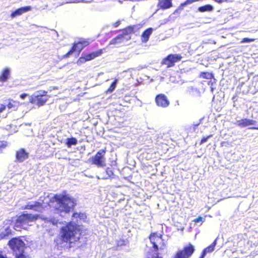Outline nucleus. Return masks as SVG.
I'll use <instances>...</instances> for the list:
<instances>
[{
	"label": "nucleus",
	"mask_w": 258,
	"mask_h": 258,
	"mask_svg": "<svg viewBox=\"0 0 258 258\" xmlns=\"http://www.w3.org/2000/svg\"><path fill=\"white\" fill-rule=\"evenodd\" d=\"M256 121L247 118H243L237 121L236 124L240 127H244L249 125H254L256 124Z\"/></svg>",
	"instance_id": "a211bd4d"
},
{
	"label": "nucleus",
	"mask_w": 258,
	"mask_h": 258,
	"mask_svg": "<svg viewBox=\"0 0 258 258\" xmlns=\"http://www.w3.org/2000/svg\"><path fill=\"white\" fill-rule=\"evenodd\" d=\"M72 217L74 222H68L61 227L58 235L60 244L69 249L81 243L80 240L84 230L77 223L81 221H85L87 218L86 214L81 212H74Z\"/></svg>",
	"instance_id": "f257e3e1"
},
{
	"label": "nucleus",
	"mask_w": 258,
	"mask_h": 258,
	"mask_svg": "<svg viewBox=\"0 0 258 258\" xmlns=\"http://www.w3.org/2000/svg\"><path fill=\"white\" fill-rule=\"evenodd\" d=\"M89 41L87 39H81L77 42H75L70 50L63 55V58L69 57L75 51H78L79 54L81 52L83 49L89 44Z\"/></svg>",
	"instance_id": "9d476101"
},
{
	"label": "nucleus",
	"mask_w": 258,
	"mask_h": 258,
	"mask_svg": "<svg viewBox=\"0 0 258 258\" xmlns=\"http://www.w3.org/2000/svg\"><path fill=\"white\" fill-rule=\"evenodd\" d=\"M117 80L115 79L107 89V93H111L115 89Z\"/></svg>",
	"instance_id": "bb28decb"
},
{
	"label": "nucleus",
	"mask_w": 258,
	"mask_h": 258,
	"mask_svg": "<svg viewBox=\"0 0 258 258\" xmlns=\"http://www.w3.org/2000/svg\"><path fill=\"white\" fill-rule=\"evenodd\" d=\"M182 58V56L180 54H170L163 59L161 64L166 66L167 68L173 67L175 63L180 61Z\"/></svg>",
	"instance_id": "9b49d317"
},
{
	"label": "nucleus",
	"mask_w": 258,
	"mask_h": 258,
	"mask_svg": "<svg viewBox=\"0 0 258 258\" xmlns=\"http://www.w3.org/2000/svg\"><path fill=\"white\" fill-rule=\"evenodd\" d=\"M203 218L201 216L198 217V218L195 219L193 221L195 222H199L200 221H202Z\"/></svg>",
	"instance_id": "4c0bfd02"
},
{
	"label": "nucleus",
	"mask_w": 258,
	"mask_h": 258,
	"mask_svg": "<svg viewBox=\"0 0 258 258\" xmlns=\"http://www.w3.org/2000/svg\"><path fill=\"white\" fill-rule=\"evenodd\" d=\"M46 199V197H40L38 201L29 202L22 207V209L39 212L45 208L44 201Z\"/></svg>",
	"instance_id": "6e6552de"
},
{
	"label": "nucleus",
	"mask_w": 258,
	"mask_h": 258,
	"mask_svg": "<svg viewBox=\"0 0 258 258\" xmlns=\"http://www.w3.org/2000/svg\"><path fill=\"white\" fill-rule=\"evenodd\" d=\"M195 251L194 246L189 243L184 245L181 249L178 250L173 258H189Z\"/></svg>",
	"instance_id": "1a4fd4ad"
},
{
	"label": "nucleus",
	"mask_w": 258,
	"mask_h": 258,
	"mask_svg": "<svg viewBox=\"0 0 258 258\" xmlns=\"http://www.w3.org/2000/svg\"><path fill=\"white\" fill-rule=\"evenodd\" d=\"M255 40L254 38H244L241 40V43L251 42Z\"/></svg>",
	"instance_id": "7c9ffc66"
},
{
	"label": "nucleus",
	"mask_w": 258,
	"mask_h": 258,
	"mask_svg": "<svg viewBox=\"0 0 258 258\" xmlns=\"http://www.w3.org/2000/svg\"><path fill=\"white\" fill-rule=\"evenodd\" d=\"M216 244V239H215L211 244H210L209 246H207L204 249L207 253H211L214 250Z\"/></svg>",
	"instance_id": "393cba45"
},
{
	"label": "nucleus",
	"mask_w": 258,
	"mask_h": 258,
	"mask_svg": "<svg viewBox=\"0 0 258 258\" xmlns=\"http://www.w3.org/2000/svg\"><path fill=\"white\" fill-rule=\"evenodd\" d=\"M136 27V25L128 26L123 29L121 34H118L110 41L109 44L115 45L122 42L125 39L126 36L135 33Z\"/></svg>",
	"instance_id": "423d86ee"
},
{
	"label": "nucleus",
	"mask_w": 258,
	"mask_h": 258,
	"mask_svg": "<svg viewBox=\"0 0 258 258\" xmlns=\"http://www.w3.org/2000/svg\"><path fill=\"white\" fill-rule=\"evenodd\" d=\"M212 136H213L212 135H209V136H208L207 137H203L201 139V141L200 142L199 144L200 145H202L203 144H204V143L207 142L208 139H209L210 138H211Z\"/></svg>",
	"instance_id": "c756f323"
},
{
	"label": "nucleus",
	"mask_w": 258,
	"mask_h": 258,
	"mask_svg": "<svg viewBox=\"0 0 258 258\" xmlns=\"http://www.w3.org/2000/svg\"><path fill=\"white\" fill-rule=\"evenodd\" d=\"M207 253H208L204 249H203L199 258H204Z\"/></svg>",
	"instance_id": "c9c22d12"
},
{
	"label": "nucleus",
	"mask_w": 258,
	"mask_h": 258,
	"mask_svg": "<svg viewBox=\"0 0 258 258\" xmlns=\"http://www.w3.org/2000/svg\"><path fill=\"white\" fill-rule=\"evenodd\" d=\"M77 2H86V0H76Z\"/></svg>",
	"instance_id": "79ce46f5"
},
{
	"label": "nucleus",
	"mask_w": 258,
	"mask_h": 258,
	"mask_svg": "<svg viewBox=\"0 0 258 258\" xmlns=\"http://www.w3.org/2000/svg\"><path fill=\"white\" fill-rule=\"evenodd\" d=\"M173 0H158V10H165L173 7Z\"/></svg>",
	"instance_id": "dca6fc26"
},
{
	"label": "nucleus",
	"mask_w": 258,
	"mask_h": 258,
	"mask_svg": "<svg viewBox=\"0 0 258 258\" xmlns=\"http://www.w3.org/2000/svg\"><path fill=\"white\" fill-rule=\"evenodd\" d=\"M48 99L47 92L40 90L31 95L29 98V102L33 105L40 107L44 105Z\"/></svg>",
	"instance_id": "39448f33"
},
{
	"label": "nucleus",
	"mask_w": 258,
	"mask_h": 258,
	"mask_svg": "<svg viewBox=\"0 0 258 258\" xmlns=\"http://www.w3.org/2000/svg\"><path fill=\"white\" fill-rule=\"evenodd\" d=\"M105 149H101L98 151L95 155L91 158V163L97 166L104 167L105 166Z\"/></svg>",
	"instance_id": "ddd939ff"
},
{
	"label": "nucleus",
	"mask_w": 258,
	"mask_h": 258,
	"mask_svg": "<svg viewBox=\"0 0 258 258\" xmlns=\"http://www.w3.org/2000/svg\"><path fill=\"white\" fill-rule=\"evenodd\" d=\"M11 235H12V231L9 227H7L5 229V232H3L0 234V236L2 238H5Z\"/></svg>",
	"instance_id": "a878e982"
},
{
	"label": "nucleus",
	"mask_w": 258,
	"mask_h": 258,
	"mask_svg": "<svg viewBox=\"0 0 258 258\" xmlns=\"http://www.w3.org/2000/svg\"><path fill=\"white\" fill-rule=\"evenodd\" d=\"M39 219H43L38 214H33L30 213H22L20 215L17 216L14 226L17 230H27L29 226L32 225L31 223L35 222Z\"/></svg>",
	"instance_id": "20e7f679"
},
{
	"label": "nucleus",
	"mask_w": 258,
	"mask_h": 258,
	"mask_svg": "<svg viewBox=\"0 0 258 258\" xmlns=\"http://www.w3.org/2000/svg\"><path fill=\"white\" fill-rule=\"evenodd\" d=\"M207 253H208L204 249H203L199 258H204Z\"/></svg>",
	"instance_id": "72a5a7b5"
},
{
	"label": "nucleus",
	"mask_w": 258,
	"mask_h": 258,
	"mask_svg": "<svg viewBox=\"0 0 258 258\" xmlns=\"http://www.w3.org/2000/svg\"><path fill=\"white\" fill-rule=\"evenodd\" d=\"M213 79H214V81L213 82H212V81H210L208 82V84L209 85L212 86L213 85V84H215L216 83L215 79L214 78Z\"/></svg>",
	"instance_id": "58836bf2"
},
{
	"label": "nucleus",
	"mask_w": 258,
	"mask_h": 258,
	"mask_svg": "<svg viewBox=\"0 0 258 258\" xmlns=\"http://www.w3.org/2000/svg\"><path fill=\"white\" fill-rule=\"evenodd\" d=\"M56 203L57 207L55 209L60 212L69 213L76 205V201L63 190L62 194L54 195L49 201L50 203Z\"/></svg>",
	"instance_id": "f03ea898"
},
{
	"label": "nucleus",
	"mask_w": 258,
	"mask_h": 258,
	"mask_svg": "<svg viewBox=\"0 0 258 258\" xmlns=\"http://www.w3.org/2000/svg\"><path fill=\"white\" fill-rule=\"evenodd\" d=\"M149 239L153 244V247L156 252L159 250L163 249L165 247V243L160 234H157L156 233H151L149 236ZM155 254L153 255H155Z\"/></svg>",
	"instance_id": "0eeeda50"
},
{
	"label": "nucleus",
	"mask_w": 258,
	"mask_h": 258,
	"mask_svg": "<svg viewBox=\"0 0 258 258\" xmlns=\"http://www.w3.org/2000/svg\"><path fill=\"white\" fill-rule=\"evenodd\" d=\"M31 10V7L30 6H26L24 7L20 8L15 11L11 13L10 14V17L12 18H15L17 16H20L22 15L23 13L28 12Z\"/></svg>",
	"instance_id": "f3484780"
},
{
	"label": "nucleus",
	"mask_w": 258,
	"mask_h": 258,
	"mask_svg": "<svg viewBox=\"0 0 258 258\" xmlns=\"http://www.w3.org/2000/svg\"><path fill=\"white\" fill-rule=\"evenodd\" d=\"M207 253H208L204 249H203L199 258H204Z\"/></svg>",
	"instance_id": "f704fd0d"
},
{
	"label": "nucleus",
	"mask_w": 258,
	"mask_h": 258,
	"mask_svg": "<svg viewBox=\"0 0 258 258\" xmlns=\"http://www.w3.org/2000/svg\"><path fill=\"white\" fill-rule=\"evenodd\" d=\"M10 78V71L8 68L4 69L0 75V82H5Z\"/></svg>",
	"instance_id": "6ab92c4d"
},
{
	"label": "nucleus",
	"mask_w": 258,
	"mask_h": 258,
	"mask_svg": "<svg viewBox=\"0 0 258 258\" xmlns=\"http://www.w3.org/2000/svg\"><path fill=\"white\" fill-rule=\"evenodd\" d=\"M156 105L160 107L166 108L170 104V101L167 97L164 94H159L155 98Z\"/></svg>",
	"instance_id": "4468645a"
},
{
	"label": "nucleus",
	"mask_w": 258,
	"mask_h": 258,
	"mask_svg": "<svg viewBox=\"0 0 258 258\" xmlns=\"http://www.w3.org/2000/svg\"><path fill=\"white\" fill-rule=\"evenodd\" d=\"M103 52V50L101 49L95 51L86 53L83 56L80 57L77 60V64L81 65L86 61H90L94 58L100 56Z\"/></svg>",
	"instance_id": "f8f14e48"
},
{
	"label": "nucleus",
	"mask_w": 258,
	"mask_h": 258,
	"mask_svg": "<svg viewBox=\"0 0 258 258\" xmlns=\"http://www.w3.org/2000/svg\"><path fill=\"white\" fill-rule=\"evenodd\" d=\"M77 140L75 137L68 138L66 142V145L68 148H70L73 145H76L77 144Z\"/></svg>",
	"instance_id": "b1692460"
},
{
	"label": "nucleus",
	"mask_w": 258,
	"mask_h": 258,
	"mask_svg": "<svg viewBox=\"0 0 258 258\" xmlns=\"http://www.w3.org/2000/svg\"><path fill=\"white\" fill-rule=\"evenodd\" d=\"M8 146V143L6 141H0V150L5 149Z\"/></svg>",
	"instance_id": "c85d7f7f"
},
{
	"label": "nucleus",
	"mask_w": 258,
	"mask_h": 258,
	"mask_svg": "<svg viewBox=\"0 0 258 258\" xmlns=\"http://www.w3.org/2000/svg\"><path fill=\"white\" fill-rule=\"evenodd\" d=\"M214 8L213 7L209 4H207L203 6H201L198 8V10L202 12H211L213 10Z\"/></svg>",
	"instance_id": "5701e85b"
},
{
	"label": "nucleus",
	"mask_w": 258,
	"mask_h": 258,
	"mask_svg": "<svg viewBox=\"0 0 258 258\" xmlns=\"http://www.w3.org/2000/svg\"><path fill=\"white\" fill-rule=\"evenodd\" d=\"M6 108V105L5 104H0V113L5 110Z\"/></svg>",
	"instance_id": "2f4dec72"
},
{
	"label": "nucleus",
	"mask_w": 258,
	"mask_h": 258,
	"mask_svg": "<svg viewBox=\"0 0 258 258\" xmlns=\"http://www.w3.org/2000/svg\"><path fill=\"white\" fill-rule=\"evenodd\" d=\"M28 94L27 93H22L20 95V97L22 99H25L27 96H28Z\"/></svg>",
	"instance_id": "473e14b6"
},
{
	"label": "nucleus",
	"mask_w": 258,
	"mask_h": 258,
	"mask_svg": "<svg viewBox=\"0 0 258 258\" xmlns=\"http://www.w3.org/2000/svg\"><path fill=\"white\" fill-rule=\"evenodd\" d=\"M207 253H208L204 249H203L199 258H204Z\"/></svg>",
	"instance_id": "e433bc0d"
},
{
	"label": "nucleus",
	"mask_w": 258,
	"mask_h": 258,
	"mask_svg": "<svg viewBox=\"0 0 258 258\" xmlns=\"http://www.w3.org/2000/svg\"><path fill=\"white\" fill-rule=\"evenodd\" d=\"M106 172L110 178L113 177V176H114L113 171L111 168L107 167L106 169Z\"/></svg>",
	"instance_id": "cd10ccee"
},
{
	"label": "nucleus",
	"mask_w": 258,
	"mask_h": 258,
	"mask_svg": "<svg viewBox=\"0 0 258 258\" xmlns=\"http://www.w3.org/2000/svg\"><path fill=\"white\" fill-rule=\"evenodd\" d=\"M8 245L12 251L14 258H29L25 252V243L20 237H15L10 239ZM0 258H8L0 250Z\"/></svg>",
	"instance_id": "7ed1b4c3"
},
{
	"label": "nucleus",
	"mask_w": 258,
	"mask_h": 258,
	"mask_svg": "<svg viewBox=\"0 0 258 258\" xmlns=\"http://www.w3.org/2000/svg\"><path fill=\"white\" fill-rule=\"evenodd\" d=\"M16 162H22L27 159L29 153L24 148H20L16 151Z\"/></svg>",
	"instance_id": "2eb2a0df"
},
{
	"label": "nucleus",
	"mask_w": 258,
	"mask_h": 258,
	"mask_svg": "<svg viewBox=\"0 0 258 258\" xmlns=\"http://www.w3.org/2000/svg\"><path fill=\"white\" fill-rule=\"evenodd\" d=\"M153 31L152 28H148L142 33L141 40L143 42H146L148 41L150 36Z\"/></svg>",
	"instance_id": "aec40b11"
},
{
	"label": "nucleus",
	"mask_w": 258,
	"mask_h": 258,
	"mask_svg": "<svg viewBox=\"0 0 258 258\" xmlns=\"http://www.w3.org/2000/svg\"><path fill=\"white\" fill-rule=\"evenodd\" d=\"M20 103V102L16 100H14L12 99H8V103L6 105L9 109L17 108Z\"/></svg>",
	"instance_id": "4be33fe9"
},
{
	"label": "nucleus",
	"mask_w": 258,
	"mask_h": 258,
	"mask_svg": "<svg viewBox=\"0 0 258 258\" xmlns=\"http://www.w3.org/2000/svg\"><path fill=\"white\" fill-rule=\"evenodd\" d=\"M120 24V22L119 21H116L114 24V26L115 27H117Z\"/></svg>",
	"instance_id": "ea45409f"
},
{
	"label": "nucleus",
	"mask_w": 258,
	"mask_h": 258,
	"mask_svg": "<svg viewBox=\"0 0 258 258\" xmlns=\"http://www.w3.org/2000/svg\"><path fill=\"white\" fill-rule=\"evenodd\" d=\"M48 205L50 207L51 206V205L49 203H48Z\"/></svg>",
	"instance_id": "37998d69"
},
{
	"label": "nucleus",
	"mask_w": 258,
	"mask_h": 258,
	"mask_svg": "<svg viewBox=\"0 0 258 258\" xmlns=\"http://www.w3.org/2000/svg\"><path fill=\"white\" fill-rule=\"evenodd\" d=\"M199 77L202 79L211 80L214 79V75L213 73H209L208 72H202L200 73Z\"/></svg>",
	"instance_id": "412c9836"
},
{
	"label": "nucleus",
	"mask_w": 258,
	"mask_h": 258,
	"mask_svg": "<svg viewBox=\"0 0 258 258\" xmlns=\"http://www.w3.org/2000/svg\"><path fill=\"white\" fill-rule=\"evenodd\" d=\"M250 129H252V130H258V126H252V127H249Z\"/></svg>",
	"instance_id": "a19ab883"
}]
</instances>
